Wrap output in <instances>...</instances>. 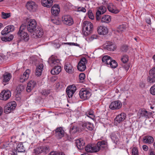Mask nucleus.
Returning a JSON list of instances; mask_svg holds the SVG:
<instances>
[{"mask_svg": "<svg viewBox=\"0 0 155 155\" xmlns=\"http://www.w3.org/2000/svg\"><path fill=\"white\" fill-rule=\"evenodd\" d=\"M93 26L92 24L90 21H84L82 24V32L85 36H87L91 34L93 30Z\"/></svg>", "mask_w": 155, "mask_h": 155, "instance_id": "obj_1", "label": "nucleus"}, {"mask_svg": "<svg viewBox=\"0 0 155 155\" xmlns=\"http://www.w3.org/2000/svg\"><path fill=\"white\" fill-rule=\"evenodd\" d=\"M25 28V26L24 25H21L17 35L21 39L25 41H27L29 40V36L27 32L23 30Z\"/></svg>", "mask_w": 155, "mask_h": 155, "instance_id": "obj_2", "label": "nucleus"}, {"mask_svg": "<svg viewBox=\"0 0 155 155\" xmlns=\"http://www.w3.org/2000/svg\"><path fill=\"white\" fill-rule=\"evenodd\" d=\"M27 28L28 31L30 32H33L36 28L37 26V22L35 19L28 18L27 20Z\"/></svg>", "mask_w": 155, "mask_h": 155, "instance_id": "obj_3", "label": "nucleus"}, {"mask_svg": "<svg viewBox=\"0 0 155 155\" xmlns=\"http://www.w3.org/2000/svg\"><path fill=\"white\" fill-rule=\"evenodd\" d=\"M91 95V92L86 88H81L79 92V95L80 98L84 100L89 99Z\"/></svg>", "mask_w": 155, "mask_h": 155, "instance_id": "obj_4", "label": "nucleus"}, {"mask_svg": "<svg viewBox=\"0 0 155 155\" xmlns=\"http://www.w3.org/2000/svg\"><path fill=\"white\" fill-rule=\"evenodd\" d=\"M62 21L65 25L71 26L74 23L72 17L70 15H63L62 17Z\"/></svg>", "mask_w": 155, "mask_h": 155, "instance_id": "obj_5", "label": "nucleus"}, {"mask_svg": "<svg viewBox=\"0 0 155 155\" xmlns=\"http://www.w3.org/2000/svg\"><path fill=\"white\" fill-rule=\"evenodd\" d=\"M152 113L150 111H147L144 108L139 110L137 113L138 116L139 118L143 117L146 119L150 118L151 117Z\"/></svg>", "mask_w": 155, "mask_h": 155, "instance_id": "obj_6", "label": "nucleus"}, {"mask_svg": "<svg viewBox=\"0 0 155 155\" xmlns=\"http://www.w3.org/2000/svg\"><path fill=\"white\" fill-rule=\"evenodd\" d=\"M16 106V103L14 101L8 103L4 107V112L6 114L10 113L15 109Z\"/></svg>", "mask_w": 155, "mask_h": 155, "instance_id": "obj_7", "label": "nucleus"}, {"mask_svg": "<svg viewBox=\"0 0 155 155\" xmlns=\"http://www.w3.org/2000/svg\"><path fill=\"white\" fill-rule=\"evenodd\" d=\"M27 8L31 12H35L38 8V5L35 2L32 1L28 2L26 5Z\"/></svg>", "mask_w": 155, "mask_h": 155, "instance_id": "obj_8", "label": "nucleus"}, {"mask_svg": "<svg viewBox=\"0 0 155 155\" xmlns=\"http://www.w3.org/2000/svg\"><path fill=\"white\" fill-rule=\"evenodd\" d=\"M87 61L85 58H82L79 62L77 67L78 69L80 71H84L86 68V64Z\"/></svg>", "mask_w": 155, "mask_h": 155, "instance_id": "obj_9", "label": "nucleus"}, {"mask_svg": "<svg viewBox=\"0 0 155 155\" xmlns=\"http://www.w3.org/2000/svg\"><path fill=\"white\" fill-rule=\"evenodd\" d=\"M96 145L90 144L85 147V151L88 153H96L98 151L99 148Z\"/></svg>", "mask_w": 155, "mask_h": 155, "instance_id": "obj_10", "label": "nucleus"}, {"mask_svg": "<svg viewBox=\"0 0 155 155\" xmlns=\"http://www.w3.org/2000/svg\"><path fill=\"white\" fill-rule=\"evenodd\" d=\"M107 11L105 6L102 5L99 7L96 13V20L99 21L101 19L100 16L105 13Z\"/></svg>", "mask_w": 155, "mask_h": 155, "instance_id": "obj_11", "label": "nucleus"}, {"mask_svg": "<svg viewBox=\"0 0 155 155\" xmlns=\"http://www.w3.org/2000/svg\"><path fill=\"white\" fill-rule=\"evenodd\" d=\"M147 81L150 83L155 82V67L150 70L149 75L147 78Z\"/></svg>", "mask_w": 155, "mask_h": 155, "instance_id": "obj_12", "label": "nucleus"}, {"mask_svg": "<svg viewBox=\"0 0 155 155\" xmlns=\"http://www.w3.org/2000/svg\"><path fill=\"white\" fill-rule=\"evenodd\" d=\"M122 106V104L120 101H116L112 102L109 105V108L111 110L119 109Z\"/></svg>", "mask_w": 155, "mask_h": 155, "instance_id": "obj_13", "label": "nucleus"}, {"mask_svg": "<svg viewBox=\"0 0 155 155\" xmlns=\"http://www.w3.org/2000/svg\"><path fill=\"white\" fill-rule=\"evenodd\" d=\"M49 147L48 146H41L36 147L34 150L36 155L40 154L43 152H46L48 151Z\"/></svg>", "mask_w": 155, "mask_h": 155, "instance_id": "obj_14", "label": "nucleus"}, {"mask_svg": "<svg viewBox=\"0 0 155 155\" xmlns=\"http://www.w3.org/2000/svg\"><path fill=\"white\" fill-rule=\"evenodd\" d=\"M11 96V93L8 90L3 91L0 94V99L3 101L8 100Z\"/></svg>", "mask_w": 155, "mask_h": 155, "instance_id": "obj_15", "label": "nucleus"}, {"mask_svg": "<svg viewBox=\"0 0 155 155\" xmlns=\"http://www.w3.org/2000/svg\"><path fill=\"white\" fill-rule=\"evenodd\" d=\"M60 61L56 56H52L49 58V63L51 66H59Z\"/></svg>", "mask_w": 155, "mask_h": 155, "instance_id": "obj_16", "label": "nucleus"}, {"mask_svg": "<svg viewBox=\"0 0 155 155\" xmlns=\"http://www.w3.org/2000/svg\"><path fill=\"white\" fill-rule=\"evenodd\" d=\"M55 136L58 139H61L64 136V131L61 127H58L54 130Z\"/></svg>", "mask_w": 155, "mask_h": 155, "instance_id": "obj_17", "label": "nucleus"}, {"mask_svg": "<svg viewBox=\"0 0 155 155\" xmlns=\"http://www.w3.org/2000/svg\"><path fill=\"white\" fill-rule=\"evenodd\" d=\"M76 90V87L75 86L72 85L71 87H68L66 89V92L68 97L69 98L72 97Z\"/></svg>", "mask_w": 155, "mask_h": 155, "instance_id": "obj_18", "label": "nucleus"}, {"mask_svg": "<svg viewBox=\"0 0 155 155\" xmlns=\"http://www.w3.org/2000/svg\"><path fill=\"white\" fill-rule=\"evenodd\" d=\"M30 73V71L28 69H27L24 73L22 75H21L20 77L19 81L21 83H23L27 80L29 77Z\"/></svg>", "mask_w": 155, "mask_h": 155, "instance_id": "obj_19", "label": "nucleus"}, {"mask_svg": "<svg viewBox=\"0 0 155 155\" xmlns=\"http://www.w3.org/2000/svg\"><path fill=\"white\" fill-rule=\"evenodd\" d=\"M116 45L112 42H109L103 45V48L105 50L113 51L116 49Z\"/></svg>", "mask_w": 155, "mask_h": 155, "instance_id": "obj_20", "label": "nucleus"}, {"mask_svg": "<svg viewBox=\"0 0 155 155\" xmlns=\"http://www.w3.org/2000/svg\"><path fill=\"white\" fill-rule=\"evenodd\" d=\"M33 32V34L32 35V36L33 38H41L43 34V30L41 28L35 29Z\"/></svg>", "mask_w": 155, "mask_h": 155, "instance_id": "obj_21", "label": "nucleus"}, {"mask_svg": "<svg viewBox=\"0 0 155 155\" xmlns=\"http://www.w3.org/2000/svg\"><path fill=\"white\" fill-rule=\"evenodd\" d=\"M51 12L52 15L57 16L60 12V9L58 5L55 4L51 8Z\"/></svg>", "mask_w": 155, "mask_h": 155, "instance_id": "obj_22", "label": "nucleus"}, {"mask_svg": "<svg viewBox=\"0 0 155 155\" xmlns=\"http://www.w3.org/2000/svg\"><path fill=\"white\" fill-rule=\"evenodd\" d=\"M15 29L13 25H9L6 27L2 31L1 34L2 35H6L8 33L13 31Z\"/></svg>", "mask_w": 155, "mask_h": 155, "instance_id": "obj_23", "label": "nucleus"}, {"mask_svg": "<svg viewBox=\"0 0 155 155\" xmlns=\"http://www.w3.org/2000/svg\"><path fill=\"white\" fill-rule=\"evenodd\" d=\"M97 31L100 35H105L108 32V29L105 26H100L97 28Z\"/></svg>", "mask_w": 155, "mask_h": 155, "instance_id": "obj_24", "label": "nucleus"}, {"mask_svg": "<svg viewBox=\"0 0 155 155\" xmlns=\"http://www.w3.org/2000/svg\"><path fill=\"white\" fill-rule=\"evenodd\" d=\"M108 11L112 13L117 14L119 12V10L112 3H110L107 6Z\"/></svg>", "mask_w": 155, "mask_h": 155, "instance_id": "obj_25", "label": "nucleus"}, {"mask_svg": "<svg viewBox=\"0 0 155 155\" xmlns=\"http://www.w3.org/2000/svg\"><path fill=\"white\" fill-rule=\"evenodd\" d=\"M76 144L78 149L81 150L84 148L85 143L83 139L80 138L76 140Z\"/></svg>", "mask_w": 155, "mask_h": 155, "instance_id": "obj_26", "label": "nucleus"}, {"mask_svg": "<svg viewBox=\"0 0 155 155\" xmlns=\"http://www.w3.org/2000/svg\"><path fill=\"white\" fill-rule=\"evenodd\" d=\"M126 117V114L124 113H122L116 117L115 119V120L118 123H120L124 120Z\"/></svg>", "mask_w": 155, "mask_h": 155, "instance_id": "obj_27", "label": "nucleus"}, {"mask_svg": "<svg viewBox=\"0 0 155 155\" xmlns=\"http://www.w3.org/2000/svg\"><path fill=\"white\" fill-rule=\"evenodd\" d=\"M64 69L68 73L72 74L74 72V69L70 63H66L64 66Z\"/></svg>", "mask_w": 155, "mask_h": 155, "instance_id": "obj_28", "label": "nucleus"}, {"mask_svg": "<svg viewBox=\"0 0 155 155\" xmlns=\"http://www.w3.org/2000/svg\"><path fill=\"white\" fill-rule=\"evenodd\" d=\"M36 85V82L34 81H31L27 84L26 91L29 92L35 87Z\"/></svg>", "mask_w": 155, "mask_h": 155, "instance_id": "obj_29", "label": "nucleus"}, {"mask_svg": "<svg viewBox=\"0 0 155 155\" xmlns=\"http://www.w3.org/2000/svg\"><path fill=\"white\" fill-rule=\"evenodd\" d=\"M12 75L10 73L5 72L3 75L2 80L3 82H8L12 78Z\"/></svg>", "mask_w": 155, "mask_h": 155, "instance_id": "obj_30", "label": "nucleus"}, {"mask_svg": "<svg viewBox=\"0 0 155 155\" xmlns=\"http://www.w3.org/2000/svg\"><path fill=\"white\" fill-rule=\"evenodd\" d=\"M43 68V65L42 64H40L36 67L35 70V74L38 76H41L42 71Z\"/></svg>", "mask_w": 155, "mask_h": 155, "instance_id": "obj_31", "label": "nucleus"}, {"mask_svg": "<svg viewBox=\"0 0 155 155\" xmlns=\"http://www.w3.org/2000/svg\"><path fill=\"white\" fill-rule=\"evenodd\" d=\"M54 68L51 71V74L53 75L59 74L61 71V68L60 66H55Z\"/></svg>", "mask_w": 155, "mask_h": 155, "instance_id": "obj_32", "label": "nucleus"}, {"mask_svg": "<svg viewBox=\"0 0 155 155\" xmlns=\"http://www.w3.org/2000/svg\"><path fill=\"white\" fill-rule=\"evenodd\" d=\"M143 141L145 143L150 144L153 142V138L152 137L150 136H146L143 138Z\"/></svg>", "mask_w": 155, "mask_h": 155, "instance_id": "obj_33", "label": "nucleus"}, {"mask_svg": "<svg viewBox=\"0 0 155 155\" xmlns=\"http://www.w3.org/2000/svg\"><path fill=\"white\" fill-rule=\"evenodd\" d=\"M112 59L109 56L106 55L102 58V61L104 63L108 65Z\"/></svg>", "mask_w": 155, "mask_h": 155, "instance_id": "obj_34", "label": "nucleus"}, {"mask_svg": "<svg viewBox=\"0 0 155 155\" xmlns=\"http://www.w3.org/2000/svg\"><path fill=\"white\" fill-rule=\"evenodd\" d=\"M101 19L102 23H108L111 21V17L108 15H104Z\"/></svg>", "mask_w": 155, "mask_h": 155, "instance_id": "obj_35", "label": "nucleus"}, {"mask_svg": "<svg viewBox=\"0 0 155 155\" xmlns=\"http://www.w3.org/2000/svg\"><path fill=\"white\" fill-rule=\"evenodd\" d=\"M52 1L51 0H42L41 4L42 5L48 8H50L52 5Z\"/></svg>", "mask_w": 155, "mask_h": 155, "instance_id": "obj_36", "label": "nucleus"}, {"mask_svg": "<svg viewBox=\"0 0 155 155\" xmlns=\"http://www.w3.org/2000/svg\"><path fill=\"white\" fill-rule=\"evenodd\" d=\"M96 145L99 148V151L102 148H104L107 146V143L105 141H103L98 142Z\"/></svg>", "mask_w": 155, "mask_h": 155, "instance_id": "obj_37", "label": "nucleus"}, {"mask_svg": "<svg viewBox=\"0 0 155 155\" xmlns=\"http://www.w3.org/2000/svg\"><path fill=\"white\" fill-rule=\"evenodd\" d=\"M82 126L84 129L87 128V129L89 130H92L93 129V125L90 123H84L82 125Z\"/></svg>", "mask_w": 155, "mask_h": 155, "instance_id": "obj_38", "label": "nucleus"}, {"mask_svg": "<svg viewBox=\"0 0 155 155\" xmlns=\"http://www.w3.org/2000/svg\"><path fill=\"white\" fill-rule=\"evenodd\" d=\"M16 150L18 152H23L25 151V147L23 146L22 143H20L18 144Z\"/></svg>", "mask_w": 155, "mask_h": 155, "instance_id": "obj_39", "label": "nucleus"}, {"mask_svg": "<svg viewBox=\"0 0 155 155\" xmlns=\"http://www.w3.org/2000/svg\"><path fill=\"white\" fill-rule=\"evenodd\" d=\"M14 38L13 35H11L9 36H7L2 38V41H9L12 40Z\"/></svg>", "mask_w": 155, "mask_h": 155, "instance_id": "obj_40", "label": "nucleus"}, {"mask_svg": "<svg viewBox=\"0 0 155 155\" xmlns=\"http://www.w3.org/2000/svg\"><path fill=\"white\" fill-rule=\"evenodd\" d=\"M86 115L91 118V119H93L94 117V115L93 110H90L87 111L86 113Z\"/></svg>", "mask_w": 155, "mask_h": 155, "instance_id": "obj_41", "label": "nucleus"}, {"mask_svg": "<svg viewBox=\"0 0 155 155\" xmlns=\"http://www.w3.org/2000/svg\"><path fill=\"white\" fill-rule=\"evenodd\" d=\"M24 89V87L22 85H19L16 87V90L18 94H20Z\"/></svg>", "mask_w": 155, "mask_h": 155, "instance_id": "obj_42", "label": "nucleus"}, {"mask_svg": "<svg viewBox=\"0 0 155 155\" xmlns=\"http://www.w3.org/2000/svg\"><path fill=\"white\" fill-rule=\"evenodd\" d=\"M108 66L111 68H115L117 66V63L115 60H111Z\"/></svg>", "mask_w": 155, "mask_h": 155, "instance_id": "obj_43", "label": "nucleus"}, {"mask_svg": "<svg viewBox=\"0 0 155 155\" xmlns=\"http://www.w3.org/2000/svg\"><path fill=\"white\" fill-rule=\"evenodd\" d=\"M129 57L127 55H123L121 58V61L122 62L124 63H127Z\"/></svg>", "mask_w": 155, "mask_h": 155, "instance_id": "obj_44", "label": "nucleus"}, {"mask_svg": "<svg viewBox=\"0 0 155 155\" xmlns=\"http://www.w3.org/2000/svg\"><path fill=\"white\" fill-rule=\"evenodd\" d=\"M126 28V27L125 25H122L119 26L117 31L118 32L120 33L125 30Z\"/></svg>", "mask_w": 155, "mask_h": 155, "instance_id": "obj_45", "label": "nucleus"}, {"mask_svg": "<svg viewBox=\"0 0 155 155\" xmlns=\"http://www.w3.org/2000/svg\"><path fill=\"white\" fill-rule=\"evenodd\" d=\"M11 16V14L10 13H6L3 12H2V17L3 19H6Z\"/></svg>", "mask_w": 155, "mask_h": 155, "instance_id": "obj_46", "label": "nucleus"}, {"mask_svg": "<svg viewBox=\"0 0 155 155\" xmlns=\"http://www.w3.org/2000/svg\"><path fill=\"white\" fill-rule=\"evenodd\" d=\"M128 50V47L127 45H123L120 48V50L122 52H126Z\"/></svg>", "mask_w": 155, "mask_h": 155, "instance_id": "obj_47", "label": "nucleus"}, {"mask_svg": "<svg viewBox=\"0 0 155 155\" xmlns=\"http://www.w3.org/2000/svg\"><path fill=\"white\" fill-rule=\"evenodd\" d=\"M78 130V128L76 126H73L72 128L71 129L70 132L72 134H74L77 132Z\"/></svg>", "mask_w": 155, "mask_h": 155, "instance_id": "obj_48", "label": "nucleus"}, {"mask_svg": "<svg viewBox=\"0 0 155 155\" xmlns=\"http://www.w3.org/2000/svg\"><path fill=\"white\" fill-rule=\"evenodd\" d=\"M53 46L55 48H59L61 45L59 43V42L58 40L55 41L53 43Z\"/></svg>", "mask_w": 155, "mask_h": 155, "instance_id": "obj_49", "label": "nucleus"}, {"mask_svg": "<svg viewBox=\"0 0 155 155\" xmlns=\"http://www.w3.org/2000/svg\"><path fill=\"white\" fill-rule=\"evenodd\" d=\"M132 155H138V153L137 148L136 147L133 148L132 150Z\"/></svg>", "mask_w": 155, "mask_h": 155, "instance_id": "obj_50", "label": "nucleus"}, {"mask_svg": "<svg viewBox=\"0 0 155 155\" xmlns=\"http://www.w3.org/2000/svg\"><path fill=\"white\" fill-rule=\"evenodd\" d=\"M150 92L152 94L155 95V84L150 88Z\"/></svg>", "mask_w": 155, "mask_h": 155, "instance_id": "obj_51", "label": "nucleus"}, {"mask_svg": "<svg viewBox=\"0 0 155 155\" xmlns=\"http://www.w3.org/2000/svg\"><path fill=\"white\" fill-rule=\"evenodd\" d=\"M111 138L112 140L115 142H117L118 140V139L117 136L115 134H113L111 135Z\"/></svg>", "mask_w": 155, "mask_h": 155, "instance_id": "obj_52", "label": "nucleus"}, {"mask_svg": "<svg viewBox=\"0 0 155 155\" xmlns=\"http://www.w3.org/2000/svg\"><path fill=\"white\" fill-rule=\"evenodd\" d=\"M88 15L89 18L91 19H93L94 18V16L93 13L91 10H89L88 12Z\"/></svg>", "mask_w": 155, "mask_h": 155, "instance_id": "obj_53", "label": "nucleus"}, {"mask_svg": "<svg viewBox=\"0 0 155 155\" xmlns=\"http://www.w3.org/2000/svg\"><path fill=\"white\" fill-rule=\"evenodd\" d=\"M79 78L81 81L84 80L85 78V75L83 73L80 74L79 76Z\"/></svg>", "mask_w": 155, "mask_h": 155, "instance_id": "obj_54", "label": "nucleus"}, {"mask_svg": "<svg viewBox=\"0 0 155 155\" xmlns=\"http://www.w3.org/2000/svg\"><path fill=\"white\" fill-rule=\"evenodd\" d=\"M123 67L127 71L130 68V64H125L123 66Z\"/></svg>", "mask_w": 155, "mask_h": 155, "instance_id": "obj_55", "label": "nucleus"}, {"mask_svg": "<svg viewBox=\"0 0 155 155\" xmlns=\"http://www.w3.org/2000/svg\"><path fill=\"white\" fill-rule=\"evenodd\" d=\"M65 44L69 45H75L78 46H79V44L74 43H66Z\"/></svg>", "mask_w": 155, "mask_h": 155, "instance_id": "obj_56", "label": "nucleus"}, {"mask_svg": "<svg viewBox=\"0 0 155 155\" xmlns=\"http://www.w3.org/2000/svg\"><path fill=\"white\" fill-rule=\"evenodd\" d=\"M16 138V136H13L11 137V142H13L14 143H15L16 140L15 139Z\"/></svg>", "mask_w": 155, "mask_h": 155, "instance_id": "obj_57", "label": "nucleus"}, {"mask_svg": "<svg viewBox=\"0 0 155 155\" xmlns=\"http://www.w3.org/2000/svg\"><path fill=\"white\" fill-rule=\"evenodd\" d=\"M78 10L79 11H81L84 12H86V9L84 7H80L79 8Z\"/></svg>", "mask_w": 155, "mask_h": 155, "instance_id": "obj_58", "label": "nucleus"}, {"mask_svg": "<svg viewBox=\"0 0 155 155\" xmlns=\"http://www.w3.org/2000/svg\"><path fill=\"white\" fill-rule=\"evenodd\" d=\"M143 150L145 151H147L148 150V147L146 145H143L142 147Z\"/></svg>", "mask_w": 155, "mask_h": 155, "instance_id": "obj_59", "label": "nucleus"}, {"mask_svg": "<svg viewBox=\"0 0 155 155\" xmlns=\"http://www.w3.org/2000/svg\"><path fill=\"white\" fill-rule=\"evenodd\" d=\"M8 155H17V153L16 151H15V152L12 151V153H9Z\"/></svg>", "mask_w": 155, "mask_h": 155, "instance_id": "obj_60", "label": "nucleus"}, {"mask_svg": "<svg viewBox=\"0 0 155 155\" xmlns=\"http://www.w3.org/2000/svg\"><path fill=\"white\" fill-rule=\"evenodd\" d=\"M149 155H155L154 151H153L152 150H149Z\"/></svg>", "mask_w": 155, "mask_h": 155, "instance_id": "obj_61", "label": "nucleus"}, {"mask_svg": "<svg viewBox=\"0 0 155 155\" xmlns=\"http://www.w3.org/2000/svg\"><path fill=\"white\" fill-rule=\"evenodd\" d=\"M140 86L141 87H143L145 86V84L143 82H141L140 84Z\"/></svg>", "mask_w": 155, "mask_h": 155, "instance_id": "obj_62", "label": "nucleus"}, {"mask_svg": "<svg viewBox=\"0 0 155 155\" xmlns=\"http://www.w3.org/2000/svg\"><path fill=\"white\" fill-rule=\"evenodd\" d=\"M57 153L55 152H51L48 155H57Z\"/></svg>", "mask_w": 155, "mask_h": 155, "instance_id": "obj_63", "label": "nucleus"}, {"mask_svg": "<svg viewBox=\"0 0 155 155\" xmlns=\"http://www.w3.org/2000/svg\"><path fill=\"white\" fill-rule=\"evenodd\" d=\"M146 21L148 24H150L151 22V20L150 18H148L146 20Z\"/></svg>", "mask_w": 155, "mask_h": 155, "instance_id": "obj_64", "label": "nucleus"}]
</instances>
